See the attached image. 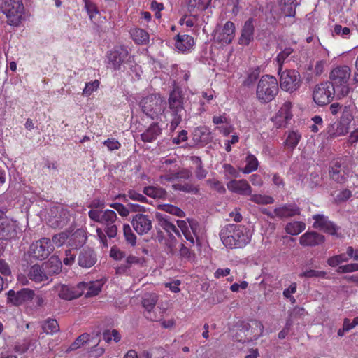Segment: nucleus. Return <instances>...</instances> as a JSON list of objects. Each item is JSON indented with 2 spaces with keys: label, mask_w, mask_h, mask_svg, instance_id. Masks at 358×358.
I'll return each mask as SVG.
<instances>
[{
  "label": "nucleus",
  "mask_w": 358,
  "mask_h": 358,
  "mask_svg": "<svg viewBox=\"0 0 358 358\" xmlns=\"http://www.w3.org/2000/svg\"><path fill=\"white\" fill-rule=\"evenodd\" d=\"M337 273H346L354 271H358V264L352 263L343 266H340L337 269Z\"/></svg>",
  "instance_id": "052dcab7"
},
{
  "label": "nucleus",
  "mask_w": 358,
  "mask_h": 358,
  "mask_svg": "<svg viewBox=\"0 0 358 358\" xmlns=\"http://www.w3.org/2000/svg\"><path fill=\"white\" fill-rule=\"evenodd\" d=\"M253 22L254 20L252 18H249L245 22L241 31V37L239 38V44L243 45H248L251 41H253L255 31Z\"/></svg>",
  "instance_id": "5701e85b"
},
{
  "label": "nucleus",
  "mask_w": 358,
  "mask_h": 358,
  "mask_svg": "<svg viewBox=\"0 0 358 358\" xmlns=\"http://www.w3.org/2000/svg\"><path fill=\"white\" fill-rule=\"evenodd\" d=\"M110 206L116 210L118 213L122 217H127L129 214V210L128 206L126 207L123 204L120 203H114L110 205Z\"/></svg>",
  "instance_id": "e2e57ef3"
},
{
  "label": "nucleus",
  "mask_w": 358,
  "mask_h": 358,
  "mask_svg": "<svg viewBox=\"0 0 358 358\" xmlns=\"http://www.w3.org/2000/svg\"><path fill=\"white\" fill-rule=\"evenodd\" d=\"M259 76V71L258 69L251 70L247 78L245 79V80L243 83V85L244 86L249 87L255 83V82L257 80V78Z\"/></svg>",
  "instance_id": "864d4df0"
},
{
  "label": "nucleus",
  "mask_w": 358,
  "mask_h": 358,
  "mask_svg": "<svg viewBox=\"0 0 358 358\" xmlns=\"http://www.w3.org/2000/svg\"><path fill=\"white\" fill-rule=\"evenodd\" d=\"M348 130L349 127L343 124L341 121H338L327 127V133L330 138H336L345 135Z\"/></svg>",
  "instance_id": "7c9ffc66"
},
{
  "label": "nucleus",
  "mask_w": 358,
  "mask_h": 358,
  "mask_svg": "<svg viewBox=\"0 0 358 358\" xmlns=\"http://www.w3.org/2000/svg\"><path fill=\"white\" fill-rule=\"evenodd\" d=\"M227 187L229 191L241 195H251L252 193L251 187L245 180H231Z\"/></svg>",
  "instance_id": "6ab92c4d"
},
{
  "label": "nucleus",
  "mask_w": 358,
  "mask_h": 358,
  "mask_svg": "<svg viewBox=\"0 0 358 358\" xmlns=\"http://www.w3.org/2000/svg\"><path fill=\"white\" fill-rule=\"evenodd\" d=\"M250 200L257 204H271L274 202L273 197L267 195L262 194H252L251 195Z\"/></svg>",
  "instance_id": "3c124183"
},
{
  "label": "nucleus",
  "mask_w": 358,
  "mask_h": 358,
  "mask_svg": "<svg viewBox=\"0 0 358 358\" xmlns=\"http://www.w3.org/2000/svg\"><path fill=\"white\" fill-rule=\"evenodd\" d=\"M234 339L240 343H249L250 342L249 338L247 334H245V328L243 324V322L240 323L236 329V332L234 336Z\"/></svg>",
  "instance_id": "de8ad7c7"
},
{
  "label": "nucleus",
  "mask_w": 358,
  "mask_h": 358,
  "mask_svg": "<svg viewBox=\"0 0 358 358\" xmlns=\"http://www.w3.org/2000/svg\"><path fill=\"white\" fill-rule=\"evenodd\" d=\"M280 5L285 16L294 17L298 5L296 0H280Z\"/></svg>",
  "instance_id": "473e14b6"
},
{
  "label": "nucleus",
  "mask_w": 358,
  "mask_h": 358,
  "mask_svg": "<svg viewBox=\"0 0 358 358\" xmlns=\"http://www.w3.org/2000/svg\"><path fill=\"white\" fill-rule=\"evenodd\" d=\"M28 276L29 279L35 282H41L42 281L48 280L43 264H34L31 266L29 270Z\"/></svg>",
  "instance_id": "cd10ccee"
},
{
  "label": "nucleus",
  "mask_w": 358,
  "mask_h": 358,
  "mask_svg": "<svg viewBox=\"0 0 358 358\" xmlns=\"http://www.w3.org/2000/svg\"><path fill=\"white\" fill-rule=\"evenodd\" d=\"M251 234L245 226L228 224L220 233L222 243L229 248H241L250 242Z\"/></svg>",
  "instance_id": "f257e3e1"
},
{
  "label": "nucleus",
  "mask_w": 358,
  "mask_h": 358,
  "mask_svg": "<svg viewBox=\"0 0 358 358\" xmlns=\"http://www.w3.org/2000/svg\"><path fill=\"white\" fill-rule=\"evenodd\" d=\"M280 85L282 90L293 92L297 90L301 85V80L299 73L296 70H285L280 72Z\"/></svg>",
  "instance_id": "6e6552de"
},
{
  "label": "nucleus",
  "mask_w": 358,
  "mask_h": 358,
  "mask_svg": "<svg viewBox=\"0 0 358 358\" xmlns=\"http://www.w3.org/2000/svg\"><path fill=\"white\" fill-rule=\"evenodd\" d=\"M34 296V290L27 288H23L17 292L10 289L7 293L8 301L14 306H20L31 301Z\"/></svg>",
  "instance_id": "4468645a"
},
{
  "label": "nucleus",
  "mask_w": 358,
  "mask_h": 358,
  "mask_svg": "<svg viewBox=\"0 0 358 358\" xmlns=\"http://www.w3.org/2000/svg\"><path fill=\"white\" fill-rule=\"evenodd\" d=\"M349 258L345 254L333 256L328 259L327 263L330 266L335 267L339 264L348 262Z\"/></svg>",
  "instance_id": "5fc2aeb1"
},
{
  "label": "nucleus",
  "mask_w": 358,
  "mask_h": 358,
  "mask_svg": "<svg viewBox=\"0 0 358 358\" xmlns=\"http://www.w3.org/2000/svg\"><path fill=\"white\" fill-rule=\"evenodd\" d=\"M335 94H336V92L331 83L324 82L315 87L313 98L316 104L324 106L330 103Z\"/></svg>",
  "instance_id": "0eeeda50"
},
{
  "label": "nucleus",
  "mask_w": 358,
  "mask_h": 358,
  "mask_svg": "<svg viewBox=\"0 0 358 358\" xmlns=\"http://www.w3.org/2000/svg\"><path fill=\"white\" fill-rule=\"evenodd\" d=\"M152 220L150 215L136 213L132 217L131 224L138 234L144 235L152 229Z\"/></svg>",
  "instance_id": "f8f14e48"
},
{
  "label": "nucleus",
  "mask_w": 358,
  "mask_h": 358,
  "mask_svg": "<svg viewBox=\"0 0 358 358\" xmlns=\"http://www.w3.org/2000/svg\"><path fill=\"white\" fill-rule=\"evenodd\" d=\"M127 196H128L130 199L135 201L141 203L148 202L147 198L143 194H140L134 189H129L127 193Z\"/></svg>",
  "instance_id": "bf43d9fd"
},
{
  "label": "nucleus",
  "mask_w": 358,
  "mask_h": 358,
  "mask_svg": "<svg viewBox=\"0 0 358 358\" xmlns=\"http://www.w3.org/2000/svg\"><path fill=\"white\" fill-rule=\"evenodd\" d=\"M54 246L50 238H43L30 245V255L38 260L46 259L54 250Z\"/></svg>",
  "instance_id": "1a4fd4ad"
},
{
  "label": "nucleus",
  "mask_w": 358,
  "mask_h": 358,
  "mask_svg": "<svg viewBox=\"0 0 358 358\" xmlns=\"http://www.w3.org/2000/svg\"><path fill=\"white\" fill-rule=\"evenodd\" d=\"M325 241L324 235L316 231H307L299 239L300 244L303 246L314 247L322 244Z\"/></svg>",
  "instance_id": "a211bd4d"
},
{
  "label": "nucleus",
  "mask_w": 358,
  "mask_h": 358,
  "mask_svg": "<svg viewBox=\"0 0 358 358\" xmlns=\"http://www.w3.org/2000/svg\"><path fill=\"white\" fill-rule=\"evenodd\" d=\"M294 52V50L290 47H287L282 50L277 56L276 61L278 64V73L282 71V64L287 58Z\"/></svg>",
  "instance_id": "a18cd8bd"
},
{
  "label": "nucleus",
  "mask_w": 358,
  "mask_h": 358,
  "mask_svg": "<svg viewBox=\"0 0 358 358\" xmlns=\"http://www.w3.org/2000/svg\"><path fill=\"white\" fill-rule=\"evenodd\" d=\"M99 85V82L97 80H95L93 82L87 83L83 90V95L85 96H90L93 92L98 89Z\"/></svg>",
  "instance_id": "13d9d810"
},
{
  "label": "nucleus",
  "mask_w": 358,
  "mask_h": 358,
  "mask_svg": "<svg viewBox=\"0 0 358 358\" xmlns=\"http://www.w3.org/2000/svg\"><path fill=\"white\" fill-rule=\"evenodd\" d=\"M306 224L303 222H289L285 227V231L291 235H297L305 229Z\"/></svg>",
  "instance_id": "e433bc0d"
},
{
  "label": "nucleus",
  "mask_w": 358,
  "mask_h": 358,
  "mask_svg": "<svg viewBox=\"0 0 358 358\" xmlns=\"http://www.w3.org/2000/svg\"><path fill=\"white\" fill-rule=\"evenodd\" d=\"M42 264L48 280L52 275L59 274L62 271V262L55 255L52 256L47 262H43Z\"/></svg>",
  "instance_id": "412c9836"
},
{
  "label": "nucleus",
  "mask_w": 358,
  "mask_h": 358,
  "mask_svg": "<svg viewBox=\"0 0 358 358\" xmlns=\"http://www.w3.org/2000/svg\"><path fill=\"white\" fill-rule=\"evenodd\" d=\"M235 34V25L231 21H227L222 31L218 34L217 39L226 44H229L231 42L234 38Z\"/></svg>",
  "instance_id": "bb28decb"
},
{
  "label": "nucleus",
  "mask_w": 358,
  "mask_h": 358,
  "mask_svg": "<svg viewBox=\"0 0 358 358\" xmlns=\"http://www.w3.org/2000/svg\"><path fill=\"white\" fill-rule=\"evenodd\" d=\"M58 292V296L64 300H73L82 296V292L80 290L78 284L76 287H70L65 285H61L56 287Z\"/></svg>",
  "instance_id": "aec40b11"
},
{
  "label": "nucleus",
  "mask_w": 358,
  "mask_h": 358,
  "mask_svg": "<svg viewBox=\"0 0 358 358\" xmlns=\"http://www.w3.org/2000/svg\"><path fill=\"white\" fill-rule=\"evenodd\" d=\"M207 182L210 185L211 187H213L214 189H215L217 192L220 194H223L226 191L223 185L218 180H207Z\"/></svg>",
  "instance_id": "774afa93"
},
{
  "label": "nucleus",
  "mask_w": 358,
  "mask_h": 358,
  "mask_svg": "<svg viewBox=\"0 0 358 358\" xmlns=\"http://www.w3.org/2000/svg\"><path fill=\"white\" fill-rule=\"evenodd\" d=\"M123 233L126 241L131 246H134L136 243V236L133 232L131 227L129 224H124Z\"/></svg>",
  "instance_id": "8fccbe9b"
},
{
  "label": "nucleus",
  "mask_w": 358,
  "mask_h": 358,
  "mask_svg": "<svg viewBox=\"0 0 358 358\" xmlns=\"http://www.w3.org/2000/svg\"><path fill=\"white\" fill-rule=\"evenodd\" d=\"M192 176V171L188 169H182L181 171L173 174L172 178L187 180Z\"/></svg>",
  "instance_id": "338daca9"
},
{
  "label": "nucleus",
  "mask_w": 358,
  "mask_h": 358,
  "mask_svg": "<svg viewBox=\"0 0 358 358\" xmlns=\"http://www.w3.org/2000/svg\"><path fill=\"white\" fill-rule=\"evenodd\" d=\"M341 113V116L339 121L347 127H349L350 123L353 120L352 106L350 105L344 106Z\"/></svg>",
  "instance_id": "ea45409f"
},
{
  "label": "nucleus",
  "mask_w": 358,
  "mask_h": 358,
  "mask_svg": "<svg viewBox=\"0 0 358 358\" xmlns=\"http://www.w3.org/2000/svg\"><path fill=\"white\" fill-rule=\"evenodd\" d=\"M194 44V38L187 34L176 36V48L182 52L189 50Z\"/></svg>",
  "instance_id": "c85d7f7f"
},
{
  "label": "nucleus",
  "mask_w": 358,
  "mask_h": 358,
  "mask_svg": "<svg viewBox=\"0 0 358 358\" xmlns=\"http://www.w3.org/2000/svg\"><path fill=\"white\" fill-rule=\"evenodd\" d=\"M192 162L196 166L195 175L199 180H202L206 178L207 171L203 169V163L201 157L197 156L191 157Z\"/></svg>",
  "instance_id": "c9c22d12"
},
{
  "label": "nucleus",
  "mask_w": 358,
  "mask_h": 358,
  "mask_svg": "<svg viewBox=\"0 0 358 358\" xmlns=\"http://www.w3.org/2000/svg\"><path fill=\"white\" fill-rule=\"evenodd\" d=\"M245 334H247L250 342L258 339L263 334L264 325L257 320H250L249 322H243Z\"/></svg>",
  "instance_id": "dca6fc26"
},
{
  "label": "nucleus",
  "mask_w": 358,
  "mask_h": 358,
  "mask_svg": "<svg viewBox=\"0 0 358 358\" xmlns=\"http://www.w3.org/2000/svg\"><path fill=\"white\" fill-rule=\"evenodd\" d=\"M313 219L315 220L313 224V228L338 238L341 237V235L338 233L340 228L331 221L327 216L322 214H316L313 216Z\"/></svg>",
  "instance_id": "9b49d317"
},
{
  "label": "nucleus",
  "mask_w": 358,
  "mask_h": 358,
  "mask_svg": "<svg viewBox=\"0 0 358 358\" xmlns=\"http://www.w3.org/2000/svg\"><path fill=\"white\" fill-rule=\"evenodd\" d=\"M174 190H179L187 193L198 194L199 189L191 183L174 184L172 185Z\"/></svg>",
  "instance_id": "79ce46f5"
},
{
  "label": "nucleus",
  "mask_w": 358,
  "mask_h": 358,
  "mask_svg": "<svg viewBox=\"0 0 358 358\" xmlns=\"http://www.w3.org/2000/svg\"><path fill=\"white\" fill-rule=\"evenodd\" d=\"M326 275V272L322 271H315L313 269H310L305 271L299 274L300 278H323Z\"/></svg>",
  "instance_id": "6e6d98bb"
},
{
  "label": "nucleus",
  "mask_w": 358,
  "mask_h": 358,
  "mask_svg": "<svg viewBox=\"0 0 358 358\" xmlns=\"http://www.w3.org/2000/svg\"><path fill=\"white\" fill-rule=\"evenodd\" d=\"M1 10L6 15L8 24L17 26L22 20L24 11L22 0H4Z\"/></svg>",
  "instance_id": "423d86ee"
},
{
  "label": "nucleus",
  "mask_w": 358,
  "mask_h": 358,
  "mask_svg": "<svg viewBox=\"0 0 358 358\" xmlns=\"http://www.w3.org/2000/svg\"><path fill=\"white\" fill-rule=\"evenodd\" d=\"M86 239L85 231L81 229H78L69 236V244L75 248L80 247L84 245Z\"/></svg>",
  "instance_id": "2f4dec72"
},
{
  "label": "nucleus",
  "mask_w": 358,
  "mask_h": 358,
  "mask_svg": "<svg viewBox=\"0 0 358 358\" xmlns=\"http://www.w3.org/2000/svg\"><path fill=\"white\" fill-rule=\"evenodd\" d=\"M157 301V296L155 294H145L143 298L142 304L146 310L145 316L151 321L158 320V317L152 313V310L155 308Z\"/></svg>",
  "instance_id": "4be33fe9"
},
{
  "label": "nucleus",
  "mask_w": 358,
  "mask_h": 358,
  "mask_svg": "<svg viewBox=\"0 0 358 358\" xmlns=\"http://www.w3.org/2000/svg\"><path fill=\"white\" fill-rule=\"evenodd\" d=\"M67 238H69V234L66 231H62L52 236V241L57 246L62 245Z\"/></svg>",
  "instance_id": "4d7b16f0"
},
{
  "label": "nucleus",
  "mask_w": 358,
  "mask_h": 358,
  "mask_svg": "<svg viewBox=\"0 0 358 358\" xmlns=\"http://www.w3.org/2000/svg\"><path fill=\"white\" fill-rule=\"evenodd\" d=\"M178 243L176 238L171 235L169 238L166 243V252L171 256H176L178 255Z\"/></svg>",
  "instance_id": "37998d69"
},
{
  "label": "nucleus",
  "mask_w": 358,
  "mask_h": 358,
  "mask_svg": "<svg viewBox=\"0 0 358 358\" xmlns=\"http://www.w3.org/2000/svg\"><path fill=\"white\" fill-rule=\"evenodd\" d=\"M184 94L178 87H176L169 94L168 99L169 110L171 115L170 130L173 131L181 122L185 110L183 106Z\"/></svg>",
  "instance_id": "f03ea898"
},
{
  "label": "nucleus",
  "mask_w": 358,
  "mask_h": 358,
  "mask_svg": "<svg viewBox=\"0 0 358 358\" xmlns=\"http://www.w3.org/2000/svg\"><path fill=\"white\" fill-rule=\"evenodd\" d=\"M90 338L88 334H83L78 336L75 341L69 346L68 350L72 351L80 348L85 343H86Z\"/></svg>",
  "instance_id": "603ef678"
},
{
  "label": "nucleus",
  "mask_w": 358,
  "mask_h": 358,
  "mask_svg": "<svg viewBox=\"0 0 358 358\" xmlns=\"http://www.w3.org/2000/svg\"><path fill=\"white\" fill-rule=\"evenodd\" d=\"M166 212L176 215L178 217H184L185 213L178 207L174 206L173 205H165L163 208Z\"/></svg>",
  "instance_id": "680f3d73"
},
{
  "label": "nucleus",
  "mask_w": 358,
  "mask_h": 358,
  "mask_svg": "<svg viewBox=\"0 0 358 358\" xmlns=\"http://www.w3.org/2000/svg\"><path fill=\"white\" fill-rule=\"evenodd\" d=\"M133 40L137 44L146 45L149 42V34L142 29H134L131 31Z\"/></svg>",
  "instance_id": "72a5a7b5"
},
{
  "label": "nucleus",
  "mask_w": 358,
  "mask_h": 358,
  "mask_svg": "<svg viewBox=\"0 0 358 358\" xmlns=\"http://www.w3.org/2000/svg\"><path fill=\"white\" fill-rule=\"evenodd\" d=\"M301 138V136L300 134L292 131L289 133L285 144L289 148L294 149L297 145Z\"/></svg>",
  "instance_id": "49530a36"
},
{
  "label": "nucleus",
  "mask_w": 358,
  "mask_h": 358,
  "mask_svg": "<svg viewBox=\"0 0 358 358\" xmlns=\"http://www.w3.org/2000/svg\"><path fill=\"white\" fill-rule=\"evenodd\" d=\"M159 217V224L160 227L166 231L168 233L174 232L175 234L180 235L179 231L177 227L171 222L168 218L163 217Z\"/></svg>",
  "instance_id": "a19ab883"
},
{
  "label": "nucleus",
  "mask_w": 358,
  "mask_h": 358,
  "mask_svg": "<svg viewBox=\"0 0 358 358\" xmlns=\"http://www.w3.org/2000/svg\"><path fill=\"white\" fill-rule=\"evenodd\" d=\"M350 165L351 159L348 157L336 159L331 162L329 169L330 178L337 183H345L350 175Z\"/></svg>",
  "instance_id": "39448f33"
},
{
  "label": "nucleus",
  "mask_w": 358,
  "mask_h": 358,
  "mask_svg": "<svg viewBox=\"0 0 358 358\" xmlns=\"http://www.w3.org/2000/svg\"><path fill=\"white\" fill-rule=\"evenodd\" d=\"M143 194L153 199H163L166 196V192L162 187L147 186L143 188Z\"/></svg>",
  "instance_id": "f704fd0d"
},
{
  "label": "nucleus",
  "mask_w": 358,
  "mask_h": 358,
  "mask_svg": "<svg viewBox=\"0 0 358 358\" xmlns=\"http://www.w3.org/2000/svg\"><path fill=\"white\" fill-rule=\"evenodd\" d=\"M127 55V50L123 47H119L110 52L108 59L110 63L113 65V69H118Z\"/></svg>",
  "instance_id": "b1692460"
},
{
  "label": "nucleus",
  "mask_w": 358,
  "mask_h": 358,
  "mask_svg": "<svg viewBox=\"0 0 358 358\" xmlns=\"http://www.w3.org/2000/svg\"><path fill=\"white\" fill-rule=\"evenodd\" d=\"M42 329L46 334H54L59 331V327L55 319L48 318L42 324Z\"/></svg>",
  "instance_id": "4c0bfd02"
},
{
  "label": "nucleus",
  "mask_w": 358,
  "mask_h": 358,
  "mask_svg": "<svg viewBox=\"0 0 358 358\" xmlns=\"http://www.w3.org/2000/svg\"><path fill=\"white\" fill-rule=\"evenodd\" d=\"M162 102L163 101L159 96L150 94L141 99L140 106L142 111L147 116L154 120L162 110Z\"/></svg>",
  "instance_id": "9d476101"
},
{
  "label": "nucleus",
  "mask_w": 358,
  "mask_h": 358,
  "mask_svg": "<svg viewBox=\"0 0 358 358\" xmlns=\"http://www.w3.org/2000/svg\"><path fill=\"white\" fill-rule=\"evenodd\" d=\"M300 212V208L295 203L285 204L274 210L275 216L281 219L294 217L299 215Z\"/></svg>",
  "instance_id": "393cba45"
},
{
  "label": "nucleus",
  "mask_w": 358,
  "mask_h": 358,
  "mask_svg": "<svg viewBox=\"0 0 358 358\" xmlns=\"http://www.w3.org/2000/svg\"><path fill=\"white\" fill-rule=\"evenodd\" d=\"M246 162L247 164L243 169V173H249L257 169L258 161L254 155H248L246 159Z\"/></svg>",
  "instance_id": "09e8293b"
},
{
  "label": "nucleus",
  "mask_w": 358,
  "mask_h": 358,
  "mask_svg": "<svg viewBox=\"0 0 358 358\" xmlns=\"http://www.w3.org/2000/svg\"><path fill=\"white\" fill-rule=\"evenodd\" d=\"M17 224L7 218L0 220V239L12 240L17 237Z\"/></svg>",
  "instance_id": "2eb2a0df"
},
{
  "label": "nucleus",
  "mask_w": 358,
  "mask_h": 358,
  "mask_svg": "<svg viewBox=\"0 0 358 358\" xmlns=\"http://www.w3.org/2000/svg\"><path fill=\"white\" fill-rule=\"evenodd\" d=\"M68 212L66 210L62 211L59 217H55L49 220L50 225L54 228H63L66 226L68 223Z\"/></svg>",
  "instance_id": "58836bf2"
},
{
  "label": "nucleus",
  "mask_w": 358,
  "mask_h": 358,
  "mask_svg": "<svg viewBox=\"0 0 358 358\" xmlns=\"http://www.w3.org/2000/svg\"><path fill=\"white\" fill-rule=\"evenodd\" d=\"M103 144L107 146L108 149L110 151L117 150L120 148V143L115 138H108L103 142Z\"/></svg>",
  "instance_id": "69168bd1"
},
{
  "label": "nucleus",
  "mask_w": 358,
  "mask_h": 358,
  "mask_svg": "<svg viewBox=\"0 0 358 358\" xmlns=\"http://www.w3.org/2000/svg\"><path fill=\"white\" fill-rule=\"evenodd\" d=\"M82 295L85 294L86 297H91L97 295L101 289V284L99 281L78 283Z\"/></svg>",
  "instance_id": "a878e982"
},
{
  "label": "nucleus",
  "mask_w": 358,
  "mask_h": 358,
  "mask_svg": "<svg viewBox=\"0 0 358 358\" xmlns=\"http://www.w3.org/2000/svg\"><path fill=\"white\" fill-rule=\"evenodd\" d=\"M97 261L96 254L94 250L85 248L80 250L78 257V265L85 268L92 267Z\"/></svg>",
  "instance_id": "f3484780"
},
{
  "label": "nucleus",
  "mask_w": 358,
  "mask_h": 358,
  "mask_svg": "<svg viewBox=\"0 0 358 358\" xmlns=\"http://www.w3.org/2000/svg\"><path fill=\"white\" fill-rule=\"evenodd\" d=\"M162 134V129L158 124L152 123L141 134V140L144 142H152Z\"/></svg>",
  "instance_id": "c756f323"
},
{
  "label": "nucleus",
  "mask_w": 358,
  "mask_h": 358,
  "mask_svg": "<svg viewBox=\"0 0 358 358\" xmlns=\"http://www.w3.org/2000/svg\"><path fill=\"white\" fill-rule=\"evenodd\" d=\"M117 218L116 213L113 210H106L102 213L100 223L106 226L104 231L109 238L115 237L117 234V227L115 224Z\"/></svg>",
  "instance_id": "ddd939ff"
},
{
  "label": "nucleus",
  "mask_w": 358,
  "mask_h": 358,
  "mask_svg": "<svg viewBox=\"0 0 358 358\" xmlns=\"http://www.w3.org/2000/svg\"><path fill=\"white\" fill-rule=\"evenodd\" d=\"M350 75L351 70L348 66H339L331 71L329 83L334 86L338 96H345L349 93L348 80Z\"/></svg>",
  "instance_id": "20e7f679"
},
{
  "label": "nucleus",
  "mask_w": 358,
  "mask_h": 358,
  "mask_svg": "<svg viewBox=\"0 0 358 358\" xmlns=\"http://www.w3.org/2000/svg\"><path fill=\"white\" fill-rule=\"evenodd\" d=\"M278 91L279 87L276 78L270 75H264L257 83L256 96L261 103H267L274 99Z\"/></svg>",
  "instance_id": "7ed1b4c3"
},
{
  "label": "nucleus",
  "mask_w": 358,
  "mask_h": 358,
  "mask_svg": "<svg viewBox=\"0 0 358 358\" xmlns=\"http://www.w3.org/2000/svg\"><path fill=\"white\" fill-rule=\"evenodd\" d=\"M352 196V192L349 189H343L336 196V201L337 203H343L348 200Z\"/></svg>",
  "instance_id": "0e129e2a"
},
{
  "label": "nucleus",
  "mask_w": 358,
  "mask_h": 358,
  "mask_svg": "<svg viewBox=\"0 0 358 358\" xmlns=\"http://www.w3.org/2000/svg\"><path fill=\"white\" fill-rule=\"evenodd\" d=\"M291 108L292 103L287 101L282 105L278 113L279 117L284 119L285 123H287L288 121L292 117Z\"/></svg>",
  "instance_id": "c03bdc74"
}]
</instances>
